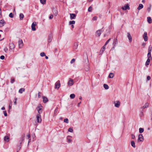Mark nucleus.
Here are the masks:
<instances>
[{
	"mask_svg": "<svg viewBox=\"0 0 152 152\" xmlns=\"http://www.w3.org/2000/svg\"><path fill=\"white\" fill-rule=\"evenodd\" d=\"M42 106L41 104H39L38 105V107L36 108L37 109V110L38 114H40L42 113Z\"/></svg>",
	"mask_w": 152,
	"mask_h": 152,
	"instance_id": "nucleus-1",
	"label": "nucleus"
},
{
	"mask_svg": "<svg viewBox=\"0 0 152 152\" xmlns=\"http://www.w3.org/2000/svg\"><path fill=\"white\" fill-rule=\"evenodd\" d=\"M103 31L104 30L103 28L101 29L97 30L96 33V36H99Z\"/></svg>",
	"mask_w": 152,
	"mask_h": 152,
	"instance_id": "nucleus-2",
	"label": "nucleus"
},
{
	"mask_svg": "<svg viewBox=\"0 0 152 152\" xmlns=\"http://www.w3.org/2000/svg\"><path fill=\"white\" fill-rule=\"evenodd\" d=\"M37 120L38 123H40L42 121V119L41 118V115L40 114H38L37 115Z\"/></svg>",
	"mask_w": 152,
	"mask_h": 152,
	"instance_id": "nucleus-3",
	"label": "nucleus"
},
{
	"mask_svg": "<svg viewBox=\"0 0 152 152\" xmlns=\"http://www.w3.org/2000/svg\"><path fill=\"white\" fill-rule=\"evenodd\" d=\"M121 9H122V10H125L127 9L129 10L130 8L129 7V5L128 4H125L124 6L122 7H121Z\"/></svg>",
	"mask_w": 152,
	"mask_h": 152,
	"instance_id": "nucleus-4",
	"label": "nucleus"
},
{
	"mask_svg": "<svg viewBox=\"0 0 152 152\" xmlns=\"http://www.w3.org/2000/svg\"><path fill=\"white\" fill-rule=\"evenodd\" d=\"M60 86V83L59 80H58L55 84V88L58 89Z\"/></svg>",
	"mask_w": 152,
	"mask_h": 152,
	"instance_id": "nucleus-5",
	"label": "nucleus"
},
{
	"mask_svg": "<svg viewBox=\"0 0 152 152\" xmlns=\"http://www.w3.org/2000/svg\"><path fill=\"white\" fill-rule=\"evenodd\" d=\"M144 140V138L142 135L141 134H140L139 135L138 141L142 142Z\"/></svg>",
	"mask_w": 152,
	"mask_h": 152,
	"instance_id": "nucleus-6",
	"label": "nucleus"
},
{
	"mask_svg": "<svg viewBox=\"0 0 152 152\" xmlns=\"http://www.w3.org/2000/svg\"><path fill=\"white\" fill-rule=\"evenodd\" d=\"M36 23L35 22H33L32 24L31 27V29L33 31H35L36 30V29L35 27V26L36 25Z\"/></svg>",
	"mask_w": 152,
	"mask_h": 152,
	"instance_id": "nucleus-7",
	"label": "nucleus"
},
{
	"mask_svg": "<svg viewBox=\"0 0 152 152\" xmlns=\"http://www.w3.org/2000/svg\"><path fill=\"white\" fill-rule=\"evenodd\" d=\"M115 106L117 107H119L120 105V102L119 101L114 102Z\"/></svg>",
	"mask_w": 152,
	"mask_h": 152,
	"instance_id": "nucleus-8",
	"label": "nucleus"
},
{
	"mask_svg": "<svg viewBox=\"0 0 152 152\" xmlns=\"http://www.w3.org/2000/svg\"><path fill=\"white\" fill-rule=\"evenodd\" d=\"M73 84V80L72 79L70 78L68 83V85L69 86H72Z\"/></svg>",
	"mask_w": 152,
	"mask_h": 152,
	"instance_id": "nucleus-9",
	"label": "nucleus"
},
{
	"mask_svg": "<svg viewBox=\"0 0 152 152\" xmlns=\"http://www.w3.org/2000/svg\"><path fill=\"white\" fill-rule=\"evenodd\" d=\"M18 45L19 48H21L23 46V42L22 40H20L18 41Z\"/></svg>",
	"mask_w": 152,
	"mask_h": 152,
	"instance_id": "nucleus-10",
	"label": "nucleus"
},
{
	"mask_svg": "<svg viewBox=\"0 0 152 152\" xmlns=\"http://www.w3.org/2000/svg\"><path fill=\"white\" fill-rule=\"evenodd\" d=\"M143 37L145 41H146L148 40V37L147 36V33L146 32L144 33Z\"/></svg>",
	"mask_w": 152,
	"mask_h": 152,
	"instance_id": "nucleus-11",
	"label": "nucleus"
},
{
	"mask_svg": "<svg viewBox=\"0 0 152 152\" xmlns=\"http://www.w3.org/2000/svg\"><path fill=\"white\" fill-rule=\"evenodd\" d=\"M10 48L11 49H13L15 48L14 44L12 43H10L9 44Z\"/></svg>",
	"mask_w": 152,
	"mask_h": 152,
	"instance_id": "nucleus-12",
	"label": "nucleus"
},
{
	"mask_svg": "<svg viewBox=\"0 0 152 152\" xmlns=\"http://www.w3.org/2000/svg\"><path fill=\"white\" fill-rule=\"evenodd\" d=\"M70 18L71 19H75L76 17L75 14H70Z\"/></svg>",
	"mask_w": 152,
	"mask_h": 152,
	"instance_id": "nucleus-13",
	"label": "nucleus"
},
{
	"mask_svg": "<svg viewBox=\"0 0 152 152\" xmlns=\"http://www.w3.org/2000/svg\"><path fill=\"white\" fill-rule=\"evenodd\" d=\"M105 46H106L104 45L100 51V54H102L105 50Z\"/></svg>",
	"mask_w": 152,
	"mask_h": 152,
	"instance_id": "nucleus-14",
	"label": "nucleus"
},
{
	"mask_svg": "<svg viewBox=\"0 0 152 152\" xmlns=\"http://www.w3.org/2000/svg\"><path fill=\"white\" fill-rule=\"evenodd\" d=\"M128 35L127 37L129 39V41L130 42H131L132 41V38L130 34L129 33H127Z\"/></svg>",
	"mask_w": 152,
	"mask_h": 152,
	"instance_id": "nucleus-15",
	"label": "nucleus"
},
{
	"mask_svg": "<svg viewBox=\"0 0 152 152\" xmlns=\"http://www.w3.org/2000/svg\"><path fill=\"white\" fill-rule=\"evenodd\" d=\"M52 39V36L51 34H50L48 36V41L49 42H50Z\"/></svg>",
	"mask_w": 152,
	"mask_h": 152,
	"instance_id": "nucleus-16",
	"label": "nucleus"
},
{
	"mask_svg": "<svg viewBox=\"0 0 152 152\" xmlns=\"http://www.w3.org/2000/svg\"><path fill=\"white\" fill-rule=\"evenodd\" d=\"M43 102L44 103H45L48 101V98L45 96H43Z\"/></svg>",
	"mask_w": 152,
	"mask_h": 152,
	"instance_id": "nucleus-17",
	"label": "nucleus"
},
{
	"mask_svg": "<svg viewBox=\"0 0 152 152\" xmlns=\"http://www.w3.org/2000/svg\"><path fill=\"white\" fill-rule=\"evenodd\" d=\"M53 13L55 16H56L58 14L57 11L55 9H53Z\"/></svg>",
	"mask_w": 152,
	"mask_h": 152,
	"instance_id": "nucleus-18",
	"label": "nucleus"
},
{
	"mask_svg": "<svg viewBox=\"0 0 152 152\" xmlns=\"http://www.w3.org/2000/svg\"><path fill=\"white\" fill-rule=\"evenodd\" d=\"M143 6L142 4H139L138 7L137 8V9L138 10H140L143 8Z\"/></svg>",
	"mask_w": 152,
	"mask_h": 152,
	"instance_id": "nucleus-19",
	"label": "nucleus"
},
{
	"mask_svg": "<svg viewBox=\"0 0 152 152\" xmlns=\"http://www.w3.org/2000/svg\"><path fill=\"white\" fill-rule=\"evenodd\" d=\"M149 105V104L148 103H146L142 107V109H144L145 108L148 107Z\"/></svg>",
	"mask_w": 152,
	"mask_h": 152,
	"instance_id": "nucleus-20",
	"label": "nucleus"
},
{
	"mask_svg": "<svg viewBox=\"0 0 152 152\" xmlns=\"http://www.w3.org/2000/svg\"><path fill=\"white\" fill-rule=\"evenodd\" d=\"M118 43V41L117 39L116 38L114 39L113 42V46H115L116 44H117Z\"/></svg>",
	"mask_w": 152,
	"mask_h": 152,
	"instance_id": "nucleus-21",
	"label": "nucleus"
},
{
	"mask_svg": "<svg viewBox=\"0 0 152 152\" xmlns=\"http://www.w3.org/2000/svg\"><path fill=\"white\" fill-rule=\"evenodd\" d=\"M150 58H148L145 64V65L146 66H147L149 65L150 61Z\"/></svg>",
	"mask_w": 152,
	"mask_h": 152,
	"instance_id": "nucleus-22",
	"label": "nucleus"
},
{
	"mask_svg": "<svg viewBox=\"0 0 152 152\" xmlns=\"http://www.w3.org/2000/svg\"><path fill=\"white\" fill-rule=\"evenodd\" d=\"M70 137H71L70 136H68L67 137V142L68 143H70L72 141V140L69 138Z\"/></svg>",
	"mask_w": 152,
	"mask_h": 152,
	"instance_id": "nucleus-23",
	"label": "nucleus"
},
{
	"mask_svg": "<svg viewBox=\"0 0 152 152\" xmlns=\"http://www.w3.org/2000/svg\"><path fill=\"white\" fill-rule=\"evenodd\" d=\"M151 52H148V53L147 54V57L148 58H150V59H152V57L151 56Z\"/></svg>",
	"mask_w": 152,
	"mask_h": 152,
	"instance_id": "nucleus-24",
	"label": "nucleus"
},
{
	"mask_svg": "<svg viewBox=\"0 0 152 152\" xmlns=\"http://www.w3.org/2000/svg\"><path fill=\"white\" fill-rule=\"evenodd\" d=\"M4 140L5 141L7 142H8L9 140V137L7 136H6L4 137Z\"/></svg>",
	"mask_w": 152,
	"mask_h": 152,
	"instance_id": "nucleus-25",
	"label": "nucleus"
},
{
	"mask_svg": "<svg viewBox=\"0 0 152 152\" xmlns=\"http://www.w3.org/2000/svg\"><path fill=\"white\" fill-rule=\"evenodd\" d=\"M147 21L149 23H152V19L150 17H147Z\"/></svg>",
	"mask_w": 152,
	"mask_h": 152,
	"instance_id": "nucleus-26",
	"label": "nucleus"
},
{
	"mask_svg": "<svg viewBox=\"0 0 152 152\" xmlns=\"http://www.w3.org/2000/svg\"><path fill=\"white\" fill-rule=\"evenodd\" d=\"M78 44L77 42H75L74 44V48L75 49H76L77 48Z\"/></svg>",
	"mask_w": 152,
	"mask_h": 152,
	"instance_id": "nucleus-27",
	"label": "nucleus"
},
{
	"mask_svg": "<svg viewBox=\"0 0 152 152\" xmlns=\"http://www.w3.org/2000/svg\"><path fill=\"white\" fill-rule=\"evenodd\" d=\"M25 89L24 88H21L19 90V92L20 94H22L23 92L25 91Z\"/></svg>",
	"mask_w": 152,
	"mask_h": 152,
	"instance_id": "nucleus-28",
	"label": "nucleus"
},
{
	"mask_svg": "<svg viewBox=\"0 0 152 152\" xmlns=\"http://www.w3.org/2000/svg\"><path fill=\"white\" fill-rule=\"evenodd\" d=\"M19 16L20 19V20H23L24 17V15L22 13H20Z\"/></svg>",
	"mask_w": 152,
	"mask_h": 152,
	"instance_id": "nucleus-29",
	"label": "nucleus"
},
{
	"mask_svg": "<svg viewBox=\"0 0 152 152\" xmlns=\"http://www.w3.org/2000/svg\"><path fill=\"white\" fill-rule=\"evenodd\" d=\"M144 129L143 128H140L139 129V132L140 133H141L143 132Z\"/></svg>",
	"mask_w": 152,
	"mask_h": 152,
	"instance_id": "nucleus-30",
	"label": "nucleus"
},
{
	"mask_svg": "<svg viewBox=\"0 0 152 152\" xmlns=\"http://www.w3.org/2000/svg\"><path fill=\"white\" fill-rule=\"evenodd\" d=\"M131 145L134 148L135 147V143L134 141H132L131 142Z\"/></svg>",
	"mask_w": 152,
	"mask_h": 152,
	"instance_id": "nucleus-31",
	"label": "nucleus"
},
{
	"mask_svg": "<svg viewBox=\"0 0 152 152\" xmlns=\"http://www.w3.org/2000/svg\"><path fill=\"white\" fill-rule=\"evenodd\" d=\"M103 86L105 89H107L109 88V86L107 84H104Z\"/></svg>",
	"mask_w": 152,
	"mask_h": 152,
	"instance_id": "nucleus-32",
	"label": "nucleus"
},
{
	"mask_svg": "<svg viewBox=\"0 0 152 152\" xmlns=\"http://www.w3.org/2000/svg\"><path fill=\"white\" fill-rule=\"evenodd\" d=\"M152 50V47L151 45H150L148 47V52H150L151 53Z\"/></svg>",
	"mask_w": 152,
	"mask_h": 152,
	"instance_id": "nucleus-33",
	"label": "nucleus"
},
{
	"mask_svg": "<svg viewBox=\"0 0 152 152\" xmlns=\"http://www.w3.org/2000/svg\"><path fill=\"white\" fill-rule=\"evenodd\" d=\"M0 23L1 24H2V26H3L4 25V24L5 23V22H4V20H0Z\"/></svg>",
	"mask_w": 152,
	"mask_h": 152,
	"instance_id": "nucleus-34",
	"label": "nucleus"
},
{
	"mask_svg": "<svg viewBox=\"0 0 152 152\" xmlns=\"http://www.w3.org/2000/svg\"><path fill=\"white\" fill-rule=\"evenodd\" d=\"M114 76V74L113 73H111L109 75V77L110 78H112Z\"/></svg>",
	"mask_w": 152,
	"mask_h": 152,
	"instance_id": "nucleus-35",
	"label": "nucleus"
},
{
	"mask_svg": "<svg viewBox=\"0 0 152 152\" xmlns=\"http://www.w3.org/2000/svg\"><path fill=\"white\" fill-rule=\"evenodd\" d=\"M70 98L72 99H74L75 97V95L74 94H72L70 96Z\"/></svg>",
	"mask_w": 152,
	"mask_h": 152,
	"instance_id": "nucleus-36",
	"label": "nucleus"
},
{
	"mask_svg": "<svg viewBox=\"0 0 152 152\" xmlns=\"http://www.w3.org/2000/svg\"><path fill=\"white\" fill-rule=\"evenodd\" d=\"M46 0H40V2L42 4H44L45 3Z\"/></svg>",
	"mask_w": 152,
	"mask_h": 152,
	"instance_id": "nucleus-37",
	"label": "nucleus"
},
{
	"mask_svg": "<svg viewBox=\"0 0 152 152\" xmlns=\"http://www.w3.org/2000/svg\"><path fill=\"white\" fill-rule=\"evenodd\" d=\"M75 23V21L74 20H72V21H70L69 22V24L71 25L74 24Z\"/></svg>",
	"mask_w": 152,
	"mask_h": 152,
	"instance_id": "nucleus-38",
	"label": "nucleus"
},
{
	"mask_svg": "<svg viewBox=\"0 0 152 152\" xmlns=\"http://www.w3.org/2000/svg\"><path fill=\"white\" fill-rule=\"evenodd\" d=\"M92 10V7L91 6H90L89 7L88 9V11L89 12H91Z\"/></svg>",
	"mask_w": 152,
	"mask_h": 152,
	"instance_id": "nucleus-39",
	"label": "nucleus"
},
{
	"mask_svg": "<svg viewBox=\"0 0 152 152\" xmlns=\"http://www.w3.org/2000/svg\"><path fill=\"white\" fill-rule=\"evenodd\" d=\"M25 136V134H24L23 135H22V137H21V140L22 141H23L24 140Z\"/></svg>",
	"mask_w": 152,
	"mask_h": 152,
	"instance_id": "nucleus-40",
	"label": "nucleus"
},
{
	"mask_svg": "<svg viewBox=\"0 0 152 152\" xmlns=\"http://www.w3.org/2000/svg\"><path fill=\"white\" fill-rule=\"evenodd\" d=\"M15 79L14 78H12L11 79L10 82L11 83H13L15 82Z\"/></svg>",
	"mask_w": 152,
	"mask_h": 152,
	"instance_id": "nucleus-41",
	"label": "nucleus"
},
{
	"mask_svg": "<svg viewBox=\"0 0 152 152\" xmlns=\"http://www.w3.org/2000/svg\"><path fill=\"white\" fill-rule=\"evenodd\" d=\"M12 106V102L10 101L9 106V109H10L11 108Z\"/></svg>",
	"mask_w": 152,
	"mask_h": 152,
	"instance_id": "nucleus-42",
	"label": "nucleus"
},
{
	"mask_svg": "<svg viewBox=\"0 0 152 152\" xmlns=\"http://www.w3.org/2000/svg\"><path fill=\"white\" fill-rule=\"evenodd\" d=\"M40 55L41 56L43 57L44 56H45V53L44 52H42L40 53Z\"/></svg>",
	"mask_w": 152,
	"mask_h": 152,
	"instance_id": "nucleus-43",
	"label": "nucleus"
},
{
	"mask_svg": "<svg viewBox=\"0 0 152 152\" xmlns=\"http://www.w3.org/2000/svg\"><path fill=\"white\" fill-rule=\"evenodd\" d=\"M68 131L70 132H73V129L72 128H70L69 129Z\"/></svg>",
	"mask_w": 152,
	"mask_h": 152,
	"instance_id": "nucleus-44",
	"label": "nucleus"
},
{
	"mask_svg": "<svg viewBox=\"0 0 152 152\" xmlns=\"http://www.w3.org/2000/svg\"><path fill=\"white\" fill-rule=\"evenodd\" d=\"M64 122L66 123H69V120L67 118L65 119L64 120Z\"/></svg>",
	"mask_w": 152,
	"mask_h": 152,
	"instance_id": "nucleus-45",
	"label": "nucleus"
},
{
	"mask_svg": "<svg viewBox=\"0 0 152 152\" xmlns=\"http://www.w3.org/2000/svg\"><path fill=\"white\" fill-rule=\"evenodd\" d=\"M9 16L11 18H13V15L12 13H10L9 15Z\"/></svg>",
	"mask_w": 152,
	"mask_h": 152,
	"instance_id": "nucleus-46",
	"label": "nucleus"
},
{
	"mask_svg": "<svg viewBox=\"0 0 152 152\" xmlns=\"http://www.w3.org/2000/svg\"><path fill=\"white\" fill-rule=\"evenodd\" d=\"M75 61V58H73L70 61V63L72 64L74 63Z\"/></svg>",
	"mask_w": 152,
	"mask_h": 152,
	"instance_id": "nucleus-47",
	"label": "nucleus"
},
{
	"mask_svg": "<svg viewBox=\"0 0 152 152\" xmlns=\"http://www.w3.org/2000/svg\"><path fill=\"white\" fill-rule=\"evenodd\" d=\"M131 137L132 139H134L135 138V136L133 134H131Z\"/></svg>",
	"mask_w": 152,
	"mask_h": 152,
	"instance_id": "nucleus-48",
	"label": "nucleus"
},
{
	"mask_svg": "<svg viewBox=\"0 0 152 152\" xmlns=\"http://www.w3.org/2000/svg\"><path fill=\"white\" fill-rule=\"evenodd\" d=\"M111 39L110 38L109 39H108L105 42V44L104 45L105 46L109 42L110 40Z\"/></svg>",
	"mask_w": 152,
	"mask_h": 152,
	"instance_id": "nucleus-49",
	"label": "nucleus"
},
{
	"mask_svg": "<svg viewBox=\"0 0 152 152\" xmlns=\"http://www.w3.org/2000/svg\"><path fill=\"white\" fill-rule=\"evenodd\" d=\"M3 113L5 116H7V114L6 111H4Z\"/></svg>",
	"mask_w": 152,
	"mask_h": 152,
	"instance_id": "nucleus-50",
	"label": "nucleus"
},
{
	"mask_svg": "<svg viewBox=\"0 0 152 152\" xmlns=\"http://www.w3.org/2000/svg\"><path fill=\"white\" fill-rule=\"evenodd\" d=\"M8 50V49L7 48V47H5V48H4V51L5 52H6V53H7V51Z\"/></svg>",
	"mask_w": 152,
	"mask_h": 152,
	"instance_id": "nucleus-51",
	"label": "nucleus"
},
{
	"mask_svg": "<svg viewBox=\"0 0 152 152\" xmlns=\"http://www.w3.org/2000/svg\"><path fill=\"white\" fill-rule=\"evenodd\" d=\"M41 94L42 93L41 92H39L38 95V97L39 98H40L41 97Z\"/></svg>",
	"mask_w": 152,
	"mask_h": 152,
	"instance_id": "nucleus-52",
	"label": "nucleus"
},
{
	"mask_svg": "<svg viewBox=\"0 0 152 152\" xmlns=\"http://www.w3.org/2000/svg\"><path fill=\"white\" fill-rule=\"evenodd\" d=\"M0 59L2 60H3L4 59L5 57L4 56L2 55L0 56Z\"/></svg>",
	"mask_w": 152,
	"mask_h": 152,
	"instance_id": "nucleus-53",
	"label": "nucleus"
},
{
	"mask_svg": "<svg viewBox=\"0 0 152 152\" xmlns=\"http://www.w3.org/2000/svg\"><path fill=\"white\" fill-rule=\"evenodd\" d=\"M97 17L96 16H94L93 18V20H97Z\"/></svg>",
	"mask_w": 152,
	"mask_h": 152,
	"instance_id": "nucleus-54",
	"label": "nucleus"
},
{
	"mask_svg": "<svg viewBox=\"0 0 152 152\" xmlns=\"http://www.w3.org/2000/svg\"><path fill=\"white\" fill-rule=\"evenodd\" d=\"M53 18V15L52 14H51L49 17V18L50 19H52Z\"/></svg>",
	"mask_w": 152,
	"mask_h": 152,
	"instance_id": "nucleus-55",
	"label": "nucleus"
},
{
	"mask_svg": "<svg viewBox=\"0 0 152 152\" xmlns=\"http://www.w3.org/2000/svg\"><path fill=\"white\" fill-rule=\"evenodd\" d=\"M58 107H56V109H55V111H54V112L55 113H57V111H58Z\"/></svg>",
	"mask_w": 152,
	"mask_h": 152,
	"instance_id": "nucleus-56",
	"label": "nucleus"
},
{
	"mask_svg": "<svg viewBox=\"0 0 152 152\" xmlns=\"http://www.w3.org/2000/svg\"><path fill=\"white\" fill-rule=\"evenodd\" d=\"M89 66L88 65L87 66V67L86 68V69H85V70L86 71H88L89 70Z\"/></svg>",
	"mask_w": 152,
	"mask_h": 152,
	"instance_id": "nucleus-57",
	"label": "nucleus"
},
{
	"mask_svg": "<svg viewBox=\"0 0 152 152\" xmlns=\"http://www.w3.org/2000/svg\"><path fill=\"white\" fill-rule=\"evenodd\" d=\"M26 137L28 139H29L30 137V134H28L27 135Z\"/></svg>",
	"mask_w": 152,
	"mask_h": 152,
	"instance_id": "nucleus-58",
	"label": "nucleus"
},
{
	"mask_svg": "<svg viewBox=\"0 0 152 152\" xmlns=\"http://www.w3.org/2000/svg\"><path fill=\"white\" fill-rule=\"evenodd\" d=\"M15 101L14 102V104L15 105H16L17 104V102H16V100H17V98L15 99Z\"/></svg>",
	"mask_w": 152,
	"mask_h": 152,
	"instance_id": "nucleus-59",
	"label": "nucleus"
},
{
	"mask_svg": "<svg viewBox=\"0 0 152 152\" xmlns=\"http://www.w3.org/2000/svg\"><path fill=\"white\" fill-rule=\"evenodd\" d=\"M147 80H149L150 79H151V77H150V76H148L147 77Z\"/></svg>",
	"mask_w": 152,
	"mask_h": 152,
	"instance_id": "nucleus-60",
	"label": "nucleus"
},
{
	"mask_svg": "<svg viewBox=\"0 0 152 152\" xmlns=\"http://www.w3.org/2000/svg\"><path fill=\"white\" fill-rule=\"evenodd\" d=\"M148 12H150L151 10V8L150 7L149 8H148Z\"/></svg>",
	"mask_w": 152,
	"mask_h": 152,
	"instance_id": "nucleus-61",
	"label": "nucleus"
},
{
	"mask_svg": "<svg viewBox=\"0 0 152 152\" xmlns=\"http://www.w3.org/2000/svg\"><path fill=\"white\" fill-rule=\"evenodd\" d=\"M5 108L4 107H3L1 108V110H5Z\"/></svg>",
	"mask_w": 152,
	"mask_h": 152,
	"instance_id": "nucleus-62",
	"label": "nucleus"
},
{
	"mask_svg": "<svg viewBox=\"0 0 152 152\" xmlns=\"http://www.w3.org/2000/svg\"><path fill=\"white\" fill-rule=\"evenodd\" d=\"M45 56V58L46 59H48V56Z\"/></svg>",
	"mask_w": 152,
	"mask_h": 152,
	"instance_id": "nucleus-63",
	"label": "nucleus"
},
{
	"mask_svg": "<svg viewBox=\"0 0 152 152\" xmlns=\"http://www.w3.org/2000/svg\"><path fill=\"white\" fill-rule=\"evenodd\" d=\"M81 103V102H80L78 103V106H79V105H80V104Z\"/></svg>",
	"mask_w": 152,
	"mask_h": 152,
	"instance_id": "nucleus-64",
	"label": "nucleus"
}]
</instances>
